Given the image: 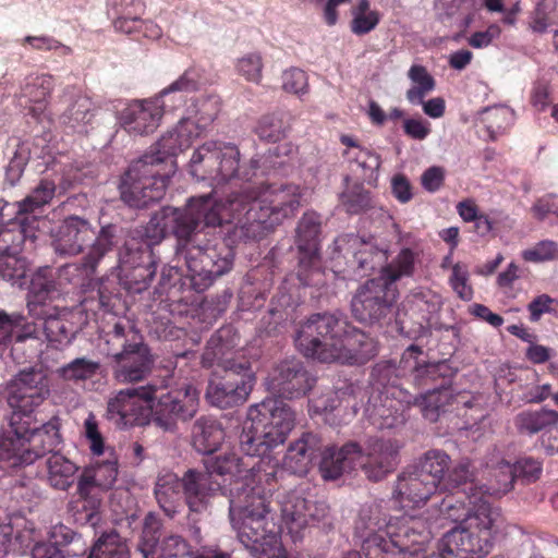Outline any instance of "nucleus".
I'll return each instance as SVG.
<instances>
[{"label": "nucleus", "mask_w": 558, "mask_h": 558, "mask_svg": "<svg viewBox=\"0 0 558 558\" xmlns=\"http://www.w3.org/2000/svg\"><path fill=\"white\" fill-rule=\"evenodd\" d=\"M301 199L298 184L263 182L233 191L225 201L207 194L192 197L183 208L162 207L146 226L147 240L125 242L119 254L120 281L130 292L146 290L157 271L151 245L171 234L177 240L175 256L186 267L182 284L204 292L234 265V250L217 235V227L233 225L228 231L231 243L259 241L295 217Z\"/></svg>", "instance_id": "obj_1"}, {"label": "nucleus", "mask_w": 558, "mask_h": 558, "mask_svg": "<svg viewBox=\"0 0 558 558\" xmlns=\"http://www.w3.org/2000/svg\"><path fill=\"white\" fill-rule=\"evenodd\" d=\"M294 421L293 411L283 400L267 398L250 407L239 437L241 451L250 458L228 452L205 462L211 475L234 478L229 490L231 523L241 543L254 550L265 551L282 535L290 536L293 543L301 541L310 522L307 501L295 492L278 500L280 520L270 508L269 498L278 488V474L282 471L263 456L286 441Z\"/></svg>", "instance_id": "obj_2"}, {"label": "nucleus", "mask_w": 558, "mask_h": 558, "mask_svg": "<svg viewBox=\"0 0 558 558\" xmlns=\"http://www.w3.org/2000/svg\"><path fill=\"white\" fill-rule=\"evenodd\" d=\"M295 345L302 355L320 363L362 365L375 355V347L364 332L331 313H316L302 323Z\"/></svg>", "instance_id": "obj_3"}, {"label": "nucleus", "mask_w": 558, "mask_h": 558, "mask_svg": "<svg viewBox=\"0 0 558 558\" xmlns=\"http://www.w3.org/2000/svg\"><path fill=\"white\" fill-rule=\"evenodd\" d=\"M361 541L364 558H407L413 544H422L429 532L422 520L411 518H381L378 506L362 508L354 525ZM343 558H363L359 551H349Z\"/></svg>", "instance_id": "obj_4"}, {"label": "nucleus", "mask_w": 558, "mask_h": 558, "mask_svg": "<svg viewBox=\"0 0 558 558\" xmlns=\"http://www.w3.org/2000/svg\"><path fill=\"white\" fill-rule=\"evenodd\" d=\"M499 511L486 504L476 508L475 514L469 515L463 522L448 531L438 543V554L423 555V549L432 539L428 521L422 517L402 514L400 518L422 520L429 537L422 544H413L407 553V558H483L493 546V529L499 518Z\"/></svg>", "instance_id": "obj_5"}, {"label": "nucleus", "mask_w": 558, "mask_h": 558, "mask_svg": "<svg viewBox=\"0 0 558 558\" xmlns=\"http://www.w3.org/2000/svg\"><path fill=\"white\" fill-rule=\"evenodd\" d=\"M51 236L52 247L60 256L77 255L94 240L88 253L80 264L66 265L61 270L62 276L81 272L84 278H90L96 274L100 262L116 246L117 227L114 225L104 226L96 234L87 219L72 215L60 223Z\"/></svg>", "instance_id": "obj_6"}, {"label": "nucleus", "mask_w": 558, "mask_h": 558, "mask_svg": "<svg viewBox=\"0 0 558 558\" xmlns=\"http://www.w3.org/2000/svg\"><path fill=\"white\" fill-rule=\"evenodd\" d=\"M399 448L392 440L374 439L364 453L355 441L342 447L324 446L318 457L319 471L325 480H337L342 474L361 468L372 481H380L398 464Z\"/></svg>", "instance_id": "obj_7"}, {"label": "nucleus", "mask_w": 558, "mask_h": 558, "mask_svg": "<svg viewBox=\"0 0 558 558\" xmlns=\"http://www.w3.org/2000/svg\"><path fill=\"white\" fill-rule=\"evenodd\" d=\"M260 159L252 158L247 165H240L236 146L207 142L199 146L190 160V172L197 180L208 181L217 187L232 180L251 182L257 177Z\"/></svg>", "instance_id": "obj_8"}, {"label": "nucleus", "mask_w": 558, "mask_h": 558, "mask_svg": "<svg viewBox=\"0 0 558 558\" xmlns=\"http://www.w3.org/2000/svg\"><path fill=\"white\" fill-rule=\"evenodd\" d=\"M105 344L106 354L114 360L113 374L119 383L141 381L150 373V350L130 320H118L106 332Z\"/></svg>", "instance_id": "obj_9"}, {"label": "nucleus", "mask_w": 558, "mask_h": 558, "mask_svg": "<svg viewBox=\"0 0 558 558\" xmlns=\"http://www.w3.org/2000/svg\"><path fill=\"white\" fill-rule=\"evenodd\" d=\"M423 354L421 347L411 344L402 354L399 364L391 361L377 363L372 372V377L380 391L383 408L395 410L399 408L397 399L390 393L392 388H404L402 380L411 381L416 388H425L430 381L441 375V364L424 363L418 361Z\"/></svg>", "instance_id": "obj_10"}, {"label": "nucleus", "mask_w": 558, "mask_h": 558, "mask_svg": "<svg viewBox=\"0 0 558 558\" xmlns=\"http://www.w3.org/2000/svg\"><path fill=\"white\" fill-rule=\"evenodd\" d=\"M24 428L10 426L0 434V453L8 459L16 458L21 464H32L52 452L61 442L60 420L52 417L41 426H32V420L20 424Z\"/></svg>", "instance_id": "obj_11"}, {"label": "nucleus", "mask_w": 558, "mask_h": 558, "mask_svg": "<svg viewBox=\"0 0 558 558\" xmlns=\"http://www.w3.org/2000/svg\"><path fill=\"white\" fill-rule=\"evenodd\" d=\"M149 158L141 157L133 161L121 178V199L130 207H147L160 201L166 193L170 171L155 168Z\"/></svg>", "instance_id": "obj_12"}, {"label": "nucleus", "mask_w": 558, "mask_h": 558, "mask_svg": "<svg viewBox=\"0 0 558 558\" xmlns=\"http://www.w3.org/2000/svg\"><path fill=\"white\" fill-rule=\"evenodd\" d=\"M49 392V380L43 369L29 367L20 371L7 386V402L12 410L8 425L23 428L19 424L32 420Z\"/></svg>", "instance_id": "obj_13"}, {"label": "nucleus", "mask_w": 558, "mask_h": 558, "mask_svg": "<svg viewBox=\"0 0 558 558\" xmlns=\"http://www.w3.org/2000/svg\"><path fill=\"white\" fill-rule=\"evenodd\" d=\"M154 385L119 390L109 399L107 417L120 427L142 426L153 420Z\"/></svg>", "instance_id": "obj_14"}, {"label": "nucleus", "mask_w": 558, "mask_h": 558, "mask_svg": "<svg viewBox=\"0 0 558 558\" xmlns=\"http://www.w3.org/2000/svg\"><path fill=\"white\" fill-rule=\"evenodd\" d=\"M199 409V391L191 384L171 389L153 402V422L166 432H173L179 422L194 418Z\"/></svg>", "instance_id": "obj_15"}, {"label": "nucleus", "mask_w": 558, "mask_h": 558, "mask_svg": "<svg viewBox=\"0 0 558 558\" xmlns=\"http://www.w3.org/2000/svg\"><path fill=\"white\" fill-rule=\"evenodd\" d=\"M398 296L397 287L390 286L379 276L360 286L351 301V311L356 320L373 324L385 318Z\"/></svg>", "instance_id": "obj_16"}, {"label": "nucleus", "mask_w": 558, "mask_h": 558, "mask_svg": "<svg viewBox=\"0 0 558 558\" xmlns=\"http://www.w3.org/2000/svg\"><path fill=\"white\" fill-rule=\"evenodd\" d=\"M441 305V296L429 289L412 291L397 314V323L401 332L409 337L424 335Z\"/></svg>", "instance_id": "obj_17"}, {"label": "nucleus", "mask_w": 558, "mask_h": 558, "mask_svg": "<svg viewBox=\"0 0 558 558\" xmlns=\"http://www.w3.org/2000/svg\"><path fill=\"white\" fill-rule=\"evenodd\" d=\"M238 344L239 335L234 327L222 326L207 341L201 359L203 367L218 366L230 375L252 369L250 361L235 351Z\"/></svg>", "instance_id": "obj_18"}, {"label": "nucleus", "mask_w": 558, "mask_h": 558, "mask_svg": "<svg viewBox=\"0 0 558 558\" xmlns=\"http://www.w3.org/2000/svg\"><path fill=\"white\" fill-rule=\"evenodd\" d=\"M316 383L303 362L287 359L276 364L266 378L267 389L282 399H298L306 396Z\"/></svg>", "instance_id": "obj_19"}, {"label": "nucleus", "mask_w": 558, "mask_h": 558, "mask_svg": "<svg viewBox=\"0 0 558 558\" xmlns=\"http://www.w3.org/2000/svg\"><path fill=\"white\" fill-rule=\"evenodd\" d=\"M320 229V217L315 211H305L298 222L295 241L299 252L298 277L303 286L312 284L310 274L319 270Z\"/></svg>", "instance_id": "obj_20"}, {"label": "nucleus", "mask_w": 558, "mask_h": 558, "mask_svg": "<svg viewBox=\"0 0 558 558\" xmlns=\"http://www.w3.org/2000/svg\"><path fill=\"white\" fill-rule=\"evenodd\" d=\"M61 293L57 288L53 271L50 267L39 268L31 278L27 293V311L36 320H44L52 315H59L64 308Z\"/></svg>", "instance_id": "obj_21"}, {"label": "nucleus", "mask_w": 558, "mask_h": 558, "mask_svg": "<svg viewBox=\"0 0 558 558\" xmlns=\"http://www.w3.org/2000/svg\"><path fill=\"white\" fill-rule=\"evenodd\" d=\"M390 393L399 404V408H396V413H403L411 407H417L422 415L433 423L437 422L442 413L448 412L456 401L451 389L444 384L418 396L412 395L405 388H392Z\"/></svg>", "instance_id": "obj_22"}, {"label": "nucleus", "mask_w": 558, "mask_h": 558, "mask_svg": "<svg viewBox=\"0 0 558 558\" xmlns=\"http://www.w3.org/2000/svg\"><path fill=\"white\" fill-rule=\"evenodd\" d=\"M255 384V375L252 369L234 373L226 372L220 381L209 383L206 390L208 402L220 409L232 408L244 403Z\"/></svg>", "instance_id": "obj_23"}, {"label": "nucleus", "mask_w": 558, "mask_h": 558, "mask_svg": "<svg viewBox=\"0 0 558 558\" xmlns=\"http://www.w3.org/2000/svg\"><path fill=\"white\" fill-rule=\"evenodd\" d=\"M193 128L187 120L181 118L175 128L163 134L142 157H150L149 159H153L151 165L161 171L173 172L167 161L170 157L190 148L193 142L198 138L191 130Z\"/></svg>", "instance_id": "obj_24"}, {"label": "nucleus", "mask_w": 558, "mask_h": 558, "mask_svg": "<svg viewBox=\"0 0 558 558\" xmlns=\"http://www.w3.org/2000/svg\"><path fill=\"white\" fill-rule=\"evenodd\" d=\"M182 477L184 502L191 512H205L211 499L222 489V485L214 481L207 470L189 469Z\"/></svg>", "instance_id": "obj_25"}, {"label": "nucleus", "mask_w": 558, "mask_h": 558, "mask_svg": "<svg viewBox=\"0 0 558 558\" xmlns=\"http://www.w3.org/2000/svg\"><path fill=\"white\" fill-rule=\"evenodd\" d=\"M323 447V438L318 433L303 432L288 446L283 458V468L299 476L307 474Z\"/></svg>", "instance_id": "obj_26"}, {"label": "nucleus", "mask_w": 558, "mask_h": 558, "mask_svg": "<svg viewBox=\"0 0 558 558\" xmlns=\"http://www.w3.org/2000/svg\"><path fill=\"white\" fill-rule=\"evenodd\" d=\"M158 99L134 100L121 113V125L135 135H147L157 130L162 118Z\"/></svg>", "instance_id": "obj_27"}, {"label": "nucleus", "mask_w": 558, "mask_h": 558, "mask_svg": "<svg viewBox=\"0 0 558 558\" xmlns=\"http://www.w3.org/2000/svg\"><path fill=\"white\" fill-rule=\"evenodd\" d=\"M438 487L426 480L417 469L402 472L396 482L393 497L403 507H420L437 492Z\"/></svg>", "instance_id": "obj_28"}, {"label": "nucleus", "mask_w": 558, "mask_h": 558, "mask_svg": "<svg viewBox=\"0 0 558 558\" xmlns=\"http://www.w3.org/2000/svg\"><path fill=\"white\" fill-rule=\"evenodd\" d=\"M496 492H480L466 495V492L457 490L446 495L439 504V514L452 522H463L469 515L475 514L476 508L482 504L490 505V497Z\"/></svg>", "instance_id": "obj_29"}, {"label": "nucleus", "mask_w": 558, "mask_h": 558, "mask_svg": "<svg viewBox=\"0 0 558 558\" xmlns=\"http://www.w3.org/2000/svg\"><path fill=\"white\" fill-rule=\"evenodd\" d=\"M339 248L348 245L353 252L354 260L362 276L369 275L386 265L388 259L387 251L377 247L369 241H365L356 234H344L336 240Z\"/></svg>", "instance_id": "obj_30"}, {"label": "nucleus", "mask_w": 558, "mask_h": 558, "mask_svg": "<svg viewBox=\"0 0 558 558\" xmlns=\"http://www.w3.org/2000/svg\"><path fill=\"white\" fill-rule=\"evenodd\" d=\"M28 219L16 214L8 223L0 227V255L21 253L27 243L33 246L37 239V228Z\"/></svg>", "instance_id": "obj_31"}, {"label": "nucleus", "mask_w": 558, "mask_h": 558, "mask_svg": "<svg viewBox=\"0 0 558 558\" xmlns=\"http://www.w3.org/2000/svg\"><path fill=\"white\" fill-rule=\"evenodd\" d=\"M157 504L170 519L174 518L182 507L183 477L167 471L159 473L154 487Z\"/></svg>", "instance_id": "obj_32"}, {"label": "nucleus", "mask_w": 558, "mask_h": 558, "mask_svg": "<svg viewBox=\"0 0 558 558\" xmlns=\"http://www.w3.org/2000/svg\"><path fill=\"white\" fill-rule=\"evenodd\" d=\"M423 250L418 243L402 247L390 263L379 271V277L384 278L390 286L397 287L396 282L402 278L412 277L416 266L421 264Z\"/></svg>", "instance_id": "obj_33"}, {"label": "nucleus", "mask_w": 558, "mask_h": 558, "mask_svg": "<svg viewBox=\"0 0 558 558\" xmlns=\"http://www.w3.org/2000/svg\"><path fill=\"white\" fill-rule=\"evenodd\" d=\"M513 424L517 432L523 436L547 434L558 428V412L545 408L526 409L514 416Z\"/></svg>", "instance_id": "obj_34"}, {"label": "nucleus", "mask_w": 558, "mask_h": 558, "mask_svg": "<svg viewBox=\"0 0 558 558\" xmlns=\"http://www.w3.org/2000/svg\"><path fill=\"white\" fill-rule=\"evenodd\" d=\"M226 437L225 429L219 421L209 416H202L195 421L192 429L193 447L203 454L217 451Z\"/></svg>", "instance_id": "obj_35"}, {"label": "nucleus", "mask_w": 558, "mask_h": 558, "mask_svg": "<svg viewBox=\"0 0 558 558\" xmlns=\"http://www.w3.org/2000/svg\"><path fill=\"white\" fill-rule=\"evenodd\" d=\"M53 88V78L50 75L31 76L21 89V97L25 98V106L29 105V113L37 120L47 109V98Z\"/></svg>", "instance_id": "obj_36"}, {"label": "nucleus", "mask_w": 558, "mask_h": 558, "mask_svg": "<svg viewBox=\"0 0 558 558\" xmlns=\"http://www.w3.org/2000/svg\"><path fill=\"white\" fill-rule=\"evenodd\" d=\"M46 465L47 481L52 488L68 490L74 484L78 466L63 454L53 452Z\"/></svg>", "instance_id": "obj_37"}, {"label": "nucleus", "mask_w": 558, "mask_h": 558, "mask_svg": "<svg viewBox=\"0 0 558 558\" xmlns=\"http://www.w3.org/2000/svg\"><path fill=\"white\" fill-rule=\"evenodd\" d=\"M219 111L220 105L216 97H199L194 100L187 110V117H183L182 120H187L194 126L191 130L199 137L214 122Z\"/></svg>", "instance_id": "obj_38"}, {"label": "nucleus", "mask_w": 558, "mask_h": 558, "mask_svg": "<svg viewBox=\"0 0 558 558\" xmlns=\"http://www.w3.org/2000/svg\"><path fill=\"white\" fill-rule=\"evenodd\" d=\"M440 490H447L449 493L463 490L466 495L480 492H489V488L485 486H478L473 480V474L470 471L469 462H459L452 468L449 466L441 484L439 485Z\"/></svg>", "instance_id": "obj_39"}, {"label": "nucleus", "mask_w": 558, "mask_h": 558, "mask_svg": "<svg viewBox=\"0 0 558 558\" xmlns=\"http://www.w3.org/2000/svg\"><path fill=\"white\" fill-rule=\"evenodd\" d=\"M56 194V184L53 181L43 179L32 190V192L21 202H16L17 215L23 217L32 216L33 222L37 221V217L34 215L36 210L48 205Z\"/></svg>", "instance_id": "obj_40"}, {"label": "nucleus", "mask_w": 558, "mask_h": 558, "mask_svg": "<svg viewBox=\"0 0 558 558\" xmlns=\"http://www.w3.org/2000/svg\"><path fill=\"white\" fill-rule=\"evenodd\" d=\"M508 471V480L505 483L504 492L512 487L515 480H520L524 484L535 483L541 478L543 473V462L533 457H522L513 464L505 463Z\"/></svg>", "instance_id": "obj_41"}, {"label": "nucleus", "mask_w": 558, "mask_h": 558, "mask_svg": "<svg viewBox=\"0 0 558 558\" xmlns=\"http://www.w3.org/2000/svg\"><path fill=\"white\" fill-rule=\"evenodd\" d=\"M450 463L449 454L439 449H432L424 453L416 469L426 475V480L434 482L439 487L447 471H449Z\"/></svg>", "instance_id": "obj_42"}, {"label": "nucleus", "mask_w": 558, "mask_h": 558, "mask_svg": "<svg viewBox=\"0 0 558 558\" xmlns=\"http://www.w3.org/2000/svg\"><path fill=\"white\" fill-rule=\"evenodd\" d=\"M339 201L349 215H360L374 207L372 194L363 183L348 185L340 194Z\"/></svg>", "instance_id": "obj_43"}, {"label": "nucleus", "mask_w": 558, "mask_h": 558, "mask_svg": "<svg viewBox=\"0 0 558 558\" xmlns=\"http://www.w3.org/2000/svg\"><path fill=\"white\" fill-rule=\"evenodd\" d=\"M105 490L94 484L83 473L80 474L76 486L77 500L75 501L81 505V509L86 512V518L90 520L101 506L102 495Z\"/></svg>", "instance_id": "obj_44"}, {"label": "nucleus", "mask_w": 558, "mask_h": 558, "mask_svg": "<svg viewBox=\"0 0 558 558\" xmlns=\"http://www.w3.org/2000/svg\"><path fill=\"white\" fill-rule=\"evenodd\" d=\"M161 527L162 523L156 514L149 512L145 517L138 543V550L144 558H158Z\"/></svg>", "instance_id": "obj_45"}, {"label": "nucleus", "mask_w": 558, "mask_h": 558, "mask_svg": "<svg viewBox=\"0 0 558 558\" xmlns=\"http://www.w3.org/2000/svg\"><path fill=\"white\" fill-rule=\"evenodd\" d=\"M66 307L59 312V315H52L41 320V327L46 339L50 343L65 344L69 343L73 337L71 324L68 322L69 315Z\"/></svg>", "instance_id": "obj_46"}, {"label": "nucleus", "mask_w": 558, "mask_h": 558, "mask_svg": "<svg viewBox=\"0 0 558 558\" xmlns=\"http://www.w3.org/2000/svg\"><path fill=\"white\" fill-rule=\"evenodd\" d=\"M87 558H130V551L118 533H109L97 541Z\"/></svg>", "instance_id": "obj_47"}, {"label": "nucleus", "mask_w": 558, "mask_h": 558, "mask_svg": "<svg viewBox=\"0 0 558 558\" xmlns=\"http://www.w3.org/2000/svg\"><path fill=\"white\" fill-rule=\"evenodd\" d=\"M20 253L0 255V277L13 286L22 287L28 271L27 260Z\"/></svg>", "instance_id": "obj_48"}, {"label": "nucleus", "mask_w": 558, "mask_h": 558, "mask_svg": "<svg viewBox=\"0 0 558 558\" xmlns=\"http://www.w3.org/2000/svg\"><path fill=\"white\" fill-rule=\"evenodd\" d=\"M92 118V100L82 95H78L60 117L61 122L73 130L86 125Z\"/></svg>", "instance_id": "obj_49"}, {"label": "nucleus", "mask_w": 558, "mask_h": 558, "mask_svg": "<svg viewBox=\"0 0 558 558\" xmlns=\"http://www.w3.org/2000/svg\"><path fill=\"white\" fill-rule=\"evenodd\" d=\"M82 473L94 484L107 492L114 485L117 481L118 462L116 460L97 462L90 466L85 468Z\"/></svg>", "instance_id": "obj_50"}, {"label": "nucleus", "mask_w": 558, "mask_h": 558, "mask_svg": "<svg viewBox=\"0 0 558 558\" xmlns=\"http://www.w3.org/2000/svg\"><path fill=\"white\" fill-rule=\"evenodd\" d=\"M98 362L86 357H77L58 369L59 376L64 380H87L92 379L99 371Z\"/></svg>", "instance_id": "obj_51"}, {"label": "nucleus", "mask_w": 558, "mask_h": 558, "mask_svg": "<svg viewBox=\"0 0 558 558\" xmlns=\"http://www.w3.org/2000/svg\"><path fill=\"white\" fill-rule=\"evenodd\" d=\"M25 322V316L19 312L0 310V351L12 343L16 329L23 327Z\"/></svg>", "instance_id": "obj_52"}, {"label": "nucleus", "mask_w": 558, "mask_h": 558, "mask_svg": "<svg viewBox=\"0 0 558 558\" xmlns=\"http://www.w3.org/2000/svg\"><path fill=\"white\" fill-rule=\"evenodd\" d=\"M189 543L180 535L166 536L158 548V558H192L198 551H191Z\"/></svg>", "instance_id": "obj_53"}, {"label": "nucleus", "mask_w": 558, "mask_h": 558, "mask_svg": "<svg viewBox=\"0 0 558 558\" xmlns=\"http://www.w3.org/2000/svg\"><path fill=\"white\" fill-rule=\"evenodd\" d=\"M255 132L260 140L277 143L284 138L287 130L280 118L268 114L260 118Z\"/></svg>", "instance_id": "obj_54"}, {"label": "nucleus", "mask_w": 558, "mask_h": 558, "mask_svg": "<svg viewBox=\"0 0 558 558\" xmlns=\"http://www.w3.org/2000/svg\"><path fill=\"white\" fill-rule=\"evenodd\" d=\"M468 266L461 263H456L452 266V272L449 277V283L457 295L464 301H470L473 298V288L469 283Z\"/></svg>", "instance_id": "obj_55"}, {"label": "nucleus", "mask_w": 558, "mask_h": 558, "mask_svg": "<svg viewBox=\"0 0 558 558\" xmlns=\"http://www.w3.org/2000/svg\"><path fill=\"white\" fill-rule=\"evenodd\" d=\"M343 155L347 156L350 161L357 163L363 170V177L365 179H372L381 165L380 156L367 148H359V151H355L353 155L349 150H345Z\"/></svg>", "instance_id": "obj_56"}, {"label": "nucleus", "mask_w": 558, "mask_h": 558, "mask_svg": "<svg viewBox=\"0 0 558 558\" xmlns=\"http://www.w3.org/2000/svg\"><path fill=\"white\" fill-rule=\"evenodd\" d=\"M263 58L258 52H250L236 62V70L245 80L259 83L263 76Z\"/></svg>", "instance_id": "obj_57"}, {"label": "nucleus", "mask_w": 558, "mask_h": 558, "mask_svg": "<svg viewBox=\"0 0 558 558\" xmlns=\"http://www.w3.org/2000/svg\"><path fill=\"white\" fill-rule=\"evenodd\" d=\"M202 74L198 69L194 66L187 68L175 81L167 86L168 92H180L187 96L195 93L201 88Z\"/></svg>", "instance_id": "obj_58"}, {"label": "nucleus", "mask_w": 558, "mask_h": 558, "mask_svg": "<svg viewBox=\"0 0 558 558\" xmlns=\"http://www.w3.org/2000/svg\"><path fill=\"white\" fill-rule=\"evenodd\" d=\"M522 258L529 263H544L558 259V244L553 241H541L524 250Z\"/></svg>", "instance_id": "obj_59"}, {"label": "nucleus", "mask_w": 558, "mask_h": 558, "mask_svg": "<svg viewBox=\"0 0 558 558\" xmlns=\"http://www.w3.org/2000/svg\"><path fill=\"white\" fill-rule=\"evenodd\" d=\"M511 113L506 108H493L485 112L484 121L490 136L495 138L504 133L510 125Z\"/></svg>", "instance_id": "obj_60"}, {"label": "nucleus", "mask_w": 558, "mask_h": 558, "mask_svg": "<svg viewBox=\"0 0 558 558\" xmlns=\"http://www.w3.org/2000/svg\"><path fill=\"white\" fill-rule=\"evenodd\" d=\"M282 88L292 94L302 95L307 92L306 73L298 68H291L282 73Z\"/></svg>", "instance_id": "obj_61"}, {"label": "nucleus", "mask_w": 558, "mask_h": 558, "mask_svg": "<svg viewBox=\"0 0 558 558\" xmlns=\"http://www.w3.org/2000/svg\"><path fill=\"white\" fill-rule=\"evenodd\" d=\"M340 405L338 392L329 389L319 397H315L308 402L311 414H327Z\"/></svg>", "instance_id": "obj_62"}, {"label": "nucleus", "mask_w": 558, "mask_h": 558, "mask_svg": "<svg viewBox=\"0 0 558 558\" xmlns=\"http://www.w3.org/2000/svg\"><path fill=\"white\" fill-rule=\"evenodd\" d=\"M85 436L89 441V449L93 454L100 456L105 450L104 438L98 429L97 421L93 414H89L84 422Z\"/></svg>", "instance_id": "obj_63"}, {"label": "nucleus", "mask_w": 558, "mask_h": 558, "mask_svg": "<svg viewBox=\"0 0 558 558\" xmlns=\"http://www.w3.org/2000/svg\"><path fill=\"white\" fill-rule=\"evenodd\" d=\"M557 304V300L548 294H541L536 296L527 305L530 319L532 322H537L543 314L554 312Z\"/></svg>", "instance_id": "obj_64"}]
</instances>
